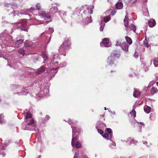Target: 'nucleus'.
<instances>
[{
	"mask_svg": "<svg viewBox=\"0 0 158 158\" xmlns=\"http://www.w3.org/2000/svg\"><path fill=\"white\" fill-rule=\"evenodd\" d=\"M67 65V63L66 62H63L62 63H61L60 64V67H65L66 65Z\"/></svg>",
	"mask_w": 158,
	"mask_h": 158,
	"instance_id": "nucleus-38",
	"label": "nucleus"
},
{
	"mask_svg": "<svg viewBox=\"0 0 158 158\" xmlns=\"http://www.w3.org/2000/svg\"><path fill=\"white\" fill-rule=\"evenodd\" d=\"M35 10V8L34 7H31L30 9V10L31 11V12H32V11H33Z\"/></svg>",
	"mask_w": 158,
	"mask_h": 158,
	"instance_id": "nucleus-51",
	"label": "nucleus"
},
{
	"mask_svg": "<svg viewBox=\"0 0 158 158\" xmlns=\"http://www.w3.org/2000/svg\"><path fill=\"white\" fill-rule=\"evenodd\" d=\"M40 16L42 18H44L45 20H47L46 21V22L48 23L51 21L50 20V16L45 13V12H42L40 13Z\"/></svg>",
	"mask_w": 158,
	"mask_h": 158,
	"instance_id": "nucleus-11",
	"label": "nucleus"
},
{
	"mask_svg": "<svg viewBox=\"0 0 158 158\" xmlns=\"http://www.w3.org/2000/svg\"><path fill=\"white\" fill-rule=\"evenodd\" d=\"M130 114L131 115H133L134 118L136 117V112L134 109H132V110L130 112Z\"/></svg>",
	"mask_w": 158,
	"mask_h": 158,
	"instance_id": "nucleus-36",
	"label": "nucleus"
},
{
	"mask_svg": "<svg viewBox=\"0 0 158 158\" xmlns=\"http://www.w3.org/2000/svg\"><path fill=\"white\" fill-rule=\"evenodd\" d=\"M75 146L76 148H80L81 147V144L79 142H77L75 144Z\"/></svg>",
	"mask_w": 158,
	"mask_h": 158,
	"instance_id": "nucleus-37",
	"label": "nucleus"
},
{
	"mask_svg": "<svg viewBox=\"0 0 158 158\" xmlns=\"http://www.w3.org/2000/svg\"><path fill=\"white\" fill-rule=\"evenodd\" d=\"M149 40H144V44L145 47L148 48L149 47L150 44H149V42L148 41Z\"/></svg>",
	"mask_w": 158,
	"mask_h": 158,
	"instance_id": "nucleus-35",
	"label": "nucleus"
},
{
	"mask_svg": "<svg viewBox=\"0 0 158 158\" xmlns=\"http://www.w3.org/2000/svg\"><path fill=\"white\" fill-rule=\"evenodd\" d=\"M35 6L36 9L37 10H39L40 9L41 6L40 4L37 3Z\"/></svg>",
	"mask_w": 158,
	"mask_h": 158,
	"instance_id": "nucleus-43",
	"label": "nucleus"
},
{
	"mask_svg": "<svg viewBox=\"0 0 158 158\" xmlns=\"http://www.w3.org/2000/svg\"><path fill=\"white\" fill-rule=\"evenodd\" d=\"M124 26L127 28L126 29L127 31H128V29L131 30H133L134 32H135L136 30V27L132 23H130L129 21L128 20V19L126 18V15L125 16V18L124 19Z\"/></svg>",
	"mask_w": 158,
	"mask_h": 158,
	"instance_id": "nucleus-6",
	"label": "nucleus"
},
{
	"mask_svg": "<svg viewBox=\"0 0 158 158\" xmlns=\"http://www.w3.org/2000/svg\"><path fill=\"white\" fill-rule=\"evenodd\" d=\"M66 50L67 49L61 45L59 48V53L60 54L65 56L66 55Z\"/></svg>",
	"mask_w": 158,
	"mask_h": 158,
	"instance_id": "nucleus-13",
	"label": "nucleus"
},
{
	"mask_svg": "<svg viewBox=\"0 0 158 158\" xmlns=\"http://www.w3.org/2000/svg\"><path fill=\"white\" fill-rule=\"evenodd\" d=\"M106 131L110 135V138L111 139L112 137V132L111 129L108 128L106 129Z\"/></svg>",
	"mask_w": 158,
	"mask_h": 158,
	"instance_id": "nucleus-25",
	"label": "nucleus"
},
{
	"mask_svg": "<svg viewBox=\"0 0 158 158\" xmlns=\"http://www.w3.org/2000/svg\"><path fill=\"white\" fill-rule=\"evenodd\" d=\"M18 52L19 53L22 55L23 56H24L25 53V50L22 48H20L18 50Z\"/></svg>",
	"mask_w": 158,
	"mask_h": 158,
	"instance_id": "nucleus-34",
	"label": "nucleus"
},
{
	"mask_svg": "<svg viewBox=\"0 0 158 158\" xmlns=\"http://www.w3.org/2000/svg\"><path fill=\"white\" fill-rule=\"evenodd\" d=\"M31 117L32 115L31 114L30 112H27V114L25 118L26 119H27L28 118H31Z\"/></svg>",
	"mask_w": 158,
	"mask_h": 158,
	"instance_id": "nucleus-39",
	"label": "nucleus"
},
{
	"mask_svg": "<svg viewBox=\"0 0 158 158\" xmlns=\"http://www.w3.org/2000/svg\"><path fill=\"white\" fill-rule=\"evenodd\" d=\"M59 67L57 68H53L52 69L48 70V74L51 77H54L57 72V69Z\"/></svg>",
	"mask_w": 158,
	"mask_h": 158,
	"instance_id": "nucleus-12",
	"label": "nucleus"
},
{
	"mask_svg": "<svg viewBox=\"0 0 158 158\" xmlns=\"http://www.w3.org/2000/svg\"><path fill=\"white\" fill-rule=\"evenodd\" d=\"M149 69V67L147 66L145 68V71H146L148 70Z\"/></svg>",
	"mask_w": 158,
	"mask_h": 158,
	"instance_id": "nucleus-54",
	"label": "nucleus"
},
{
	"mask_svg": "<svg viewBox=\"0 0 158 158\" xmlns=\"http://www.w3.org/2000/svg\"><path fill=\"white\" fill-rule=\"evenodd\" d=\"M27 24V21L26 19L23 20L22 22L21 26L20 27V29L24 31H28V29L26 28L25 27V26Z\"/></svg>",
	"mask_w": 158,
	"mask_h": 158,
	"instance_id": "nucleus-16",
	"label": "nucleus"
},
{
	"mask_svg": "<svg viewBox=\"0 0 158 158\" xmlns=\"http://www.w3.org/2000/svg\"><path fill=\"white\" fill-rule=\"evenodd\" d=\"M149 87V86H148V87H144L143 88V90L145 91H147L148 90V88Z\"/></svg>",
	"mask_w": 158,
	"mask_h": 158,
	"instance_id": "nucleus-56",
	"label": "nucleus"
},
{
	"mask_svg": "<svg viewBox=\"0 0 158 158\" xmlns=\"http://www.w3.org/2000/svg\"><path fill=\"white\" fill-rule=\"evenodd\" d=\"M156 24L155 20L153 19H151L148 21V25L150 27H153Z\"/></svg>",
	"mask_w": 158,
	"mask_h": 158,
	"instance_id": "nucleus-19",
	"label": "nucleus"
},
{
	"mask_svg": "<svg viewBox=\"0 0 158 158\" xmlns=\"http://www.w3.org/2000/svg\"><path fill=\"white\" fill-rule=\"evenodd\" d=\"M116 13V11H112L111 12L110 14L111 15H113Z\"/></svg>",
	"mask_w": 158,
	"mask_h": 158,
	"instance_id": "nucleus-50",
	"label": "nucleus"
},
{
	"mask_svg": "<svg viewBox=\"0 0 158 158\" xmlns=\"http://www.w3.org/2000/svg\"><path fill=\"white\" fill-rule=\"evenodd\" d=\"M71 43L69 40H65L61 44L65 49H68L70 47Z\"/></svg>",
	"mask_w": 158,
	"mask_h": 158,
	"instance_id": "nucleus-14",
	"label": "nucleus"
},
{
	"mask_svg": "<svg viewBox=\"0 0 158 158\" xmlns=\"http://www.w3.org/2000/svg\"><path fill=\"white\" fill-rule=\"evenodd\" d=\"M52 35L50 34L43 32L37 40L41 39L42 40H51Z\"/></svg>",
	"mask_w": 158,
	"mask_h": 158,
	"instance_id": "nucleus-8",
	"label": "nucleus"
},
{
	"mask_svg": "<svg viewBox=\"0 0 158 158\" xmlns=\"http://www.w3.org/2000/svg\"><path fill=\"white\" fill-rule=\"evenodd\" d=\"M111 55L113 56V57L114 58L115 57L118 58L120 56V54L119 52L116 51V50H115V51H114L111 54Z\"/></svg>",
	"mask_w": 158,
	"mask_h": 158,
	"instance_id": "nucleus-21",
	"label": "nucleus"
},
{
	"mask_svg": "<svg viewBox=\"0 0 158 158\" xmlns=\"http://www.w3.org/2000/svg\"><path fill=\"white\" fill-rule=\"evenodd\" d=\"M147 13H146V15H146V16H147L148 15V9L147 8Z\"/></svg>",
	"mask_w": 158,
	"mask_h": 158,
	"instance_id": "nucleus-61",
	"label": "nucleus"
},
{
	"mask_svg": "<svg viewBox=\"0 0 158 158\" xmlns=\"http://www.w3.org/2000/svg\"><path fill=\"white\" fill-rule=\"evenodd\" d=\"M125 38L126 40H131V39L130 37H129L128 36H125Z\"/></svg>",
	"mask_w": 158,
	"mask_h": 158,
	"instance_id": "nucleus-55",
	"label": "nucleus"
},
{
	"mask_svg": "<svg viewBox=\"0 0 158 158\" xmlns=\"http://www.w3.org/2000/svg\"><path fill=\"white\" fill-rule=\"evenodd\" d=\"M46 69V68L44 65L42 66L40 68L37 69L36 73L38 74H40L44 72Z\"/></svg>",
	"mask_w": 158,
	"mask_h": 158,
	"instance_id": "nucleus-18",
	"label": "nucleus"
},
{
	"mask_svg": "<svg viewBox=\"0 0 158 158\" xmlns=\"http://www.w3.org/2000/svg\"><path fill=\"white\" fill-rule=\"evenodd\" d=\"M4 4L5 6L6 7H10L11 8H12L13 9H14V7L15 6V5H12L11 3H5Z\"/></svg>",
	"mask_w": 158,
	"mask_h": 158,
	"instance_id": "nucleus-30",
	"label": "nucleus"
},
{
	"mask_svg": "<svg viewBox=\"0 0 158 158\" xmlns=\"http://www.w3.org/2000/svg\"><path fill=\"white\" fill-rule=\"evenodd\" d=\"M94 6L91 5L83 6L81 7H77L75 12L73 14L77 15L78 13L80 15H77L76 18V20L79 23L87 24L92 22L91 17L90 15L93 12Z\"/></svg>",
	"mask_w": 158,
	"mask_h": 158,
	"instance_id": "nucleus-1",
	"label": "nucleus"
},
{
	"mask_svg": "<svg viewBox=\"0 0 158 158\" xmlns=\"http://www.w3.org/2000/svg\"><path fill=\"white\" fill-rule=\"evenodd\" d=\"M100 24V31H103L105 24L103 20H102L101 21Z\"/></svg>",
	"mask_w": 158,
	"mask_h": 158,
	"instance_id": "nucleus-27",
	"label": "nucleus"
},
{
	"mask_svg": "<svg viewBox=\"0 0 158 158\" xmlns=\"http://www.w3.org/2000/svg\"><path fill=\"white\" fill-rule=\"evenodd\" d=\"M23 40H16L15 42V46L16 47H18L20 46V44L23 43Z\"/></svg>",
	"mask_w": 158,
	"mask_h": 158,
	"instance_id": "nucleus-26",
	"label": "nucleus"
},
{
	"mask_svg": "<svg viewBox=\"0 0 158 158\" xmlns=\"http://www.w3.org/2000/svg\"><path fill=\"white\" fill-rule=\"evenodd\" d=\"M126 142L129 145H130L132 143L135 144L137 143V141H135L133 139H132L130 137L128 138L127 139L126 141Z\"/></svg>",
	"mask_w": 158,
	"mask_h": 158,
	"instance_id": "nucleus-17",
	"label": "nucleus"
},
{
	"mask_svg": "<svg viewBox=\"0 0 158 158\" xmlns=\"http://www.w3.org/2000/svg\"><path fill=\"white\" fill-rule=\"evenodd\" d=\"M98 132L100 134H102L103 133V131L101 130L98 129Z\"/></svg>",
	"mask_w": 158,
	"mask_h": 158,
	"instance_id": "nucleus-47",
	"label": "nucleus"
},
{
	"mask_svg": "<svg viewBox=\"0 0 158 158\" xmlns=\"http://www.w3.org/2000/svg\"><path fill=\"white\" fill-rule=\"evenodd\" d=\"M3 115L2 114H0V123H3Z\"/></svg>",
	"mask_w": 158,
	"mask_h": 158,
	"instance_id": "nucleus-42",
	"label": "nucleus"
},
{
	"mask_svg": "<svg viewBox=\"0 0 158 158\" xmlns=\"http://www.w3.org/2000/svg\"><path fill=\"white\" fill-rule=\"evenodd\" d=\"M148 143V142L146 141H144L143 142V143L144 144H146L147 146H148V145L147 144Z\"/></svg>",
	"mask_w": 158,
	"mask_h": 158,
	"instance_id": "nucleus-57",
	"label": "nucleus"
},
{
	"mask_svg": "<svg viewBox=\"0 0 158 158\" xmlns=\"http://www.w3.org/2000/svg\"><path fill=\"white\" fill-rule=\"evenodd\" d=\"M108 111L110 112L111 114H112L113 115H115L116 114L115 112L114 111L113 112V111H111V110H109Z\"/></svg>",
	"mask_w": 158,
	"mask_h": 158,
	"instance_id": "nucleus-52",
	"label": "nucleus"
},
{
	"mask_svg": "<svg viewBox=\"0 0 158 158\" xmlns=\"http://www.w3.org/2000/svg\"><path fill=\"white\" fill-rule=\"evenodd\" d=\"M41 56H42V57L44 59L43 62L44 63H45V62L48 59V57L47 54L45 52H43L41 54Z\"/></svg>",
	"mask_w": 158,
	"mask_h": 158,
	"instance_id": "nucleus-23",
	"label": "nucleus"
},
{
	"mask_svg": "<svg viewBox=\"0 0 158 158\" xmlns=\"http://www.w3.org/2000/svg\"><path fill=\"white\" fill-rule=\"evenodd\" d=\"M45 118V119H47V120H49L50 118L49 116L48 115H46Z\"/></svg>",
	"mask_w": 158,
	"mask_h": 158,
	"instance_id": "nucleus-53",
	"label": "nucleus"
},
{
	"mask_svg": "<svg viewBox=\"0 0 158 158\" xmlns=\"http://www.w3.org/2000/svg\"><path fill=\"white\" fill-rule=\"evenodd\" d=\"M116 8L117 9H121L123 7V3L122 2H117L115 4Z\"/></svg>",
	"mask_w": 158,
	"mask_h": 158,
	"instance_id": "nucleus-22",
	"label": "nucleus"
},
{
	"mask_svg": "<svg viewBox=\"0 0 158 158\" xmlns=\"http://www.w3.org/2000/svg\"><path fill=\"white\" fill-rule=\"evenodd\" d=\"M49 29L50 33H52L53 32L54 29L52 27H49Z\"/></svg>",
	"mask_w": 158,
	"mask_h": 158,
	"instance_id": "nucleus-49",
	"label": "nucleus"
},
{
	"mask_svg": "<svg viewBox=\"0 0 158 158\" xmlns=\"http://www.w3.org/2000/svg\"><path fill=\"white\" fill-rule=\"evenodd\" d=\"M28 93L27 92H25L22 91V92L20 93H18L17 94L19 95H26Z\"/></svg>",
	"mask_w": 158,
	"mask_h": 158,
	"instance_id": "nucleus-40",
	"label": "nucleus"
},
{
	"mask_svg": "<svg viewBox=\"0 0 158 158\" xmlns=\"http://www.w3.org/2000/svg\"><path fill=\"white\" fill-rule=\"evenodd\" d=\"M142 64H143L144 65V66H145L146 65V63H143V62H142Z\"/></svg>",
	"mask_w": 158,
	"mask_h": 158,
	"instance_id": "nucleus-60",
	"label": "nucleus"
},
{
	"mask_svg": "<svg viewBox=\"0 0 158 158\" xmlns=\"http://www.w3.org/2000/svg\"><path fill=\"white\" fill-rule=\"evenodd\" d=\"M58 12V9L56 7L53 6L50 9L49 13L50 14L54 15Z\"/></svg>",
	"mask_w": 158,
	"mask_h": 158,
	"instance_id": "nucleus-15",
	"label": "nucleus"
},
{
	"mask_svg": "<svg viewBox=\"0 0 158 158\" xmlns=\"http://www.w3.org/2000/svg\"><path fill=\"white\" fill-rule=\"evenodd\" d=\"M12 37L5 32L1 33L0 35V40H12Z\"/></svg>",
	"mask_w": 158,
	"mask_h": 158,
	"instance_id": "nucleus-9",
	"label": "nucleus"
},
{
	"mask_svg": "<svg viewBox=\"0 0 158 158\" xmlns=\"http://www.w3.org/2000/svg\"><path fill=\"white\" fill-rule=\"evenodd\" d=\"M110 19V16H108L106 17H105L103 18V21L104 22L107 23L108 22Z\"/></svg>",
	"mask_w": 158,
	"mask_h": 158,
	"instance_id": "nucleus-33",
	"label": "nucleus"
},
{
	"mask_svg": "<svg viewBox=\"0 0 158 158\" xmlns=\"http://www.w3.org/2000/svg\"><path fill=\"white\" fill-rule=\"evenodd\" d=\"M134 56L135 58H137L138 57L139 55L138 53L137 52H135L134 55Z\"/></svg>",
	"mask_w": 158,
	"mask_h": 158,
	"instance_id": "nucleus-44",
	"label": "nucleus"
},
{
	"mask_svg": "<svg viewBox=\"0 0 158 158\" xmlns=\"http://www.w3.org/2000/svg\"><path fill=\"white\" fill-rule=\"evenodd\" d=\"M40 91L39 93L40 97H43L49 92V85L48 83H45L40 85Z\"/></svg>",
	"mask_w": 158,
	"mask_h": 158,
	"instance_id": "nucleus-5",
	"label": "nucleus"
},
{
	"mask_svg": "<svg viewBox=\"0 0 158 158\" xmlns=\"http://www.w3.org/2000/svg\"><path fill=\"white\" fill-rule=\"evenodd\" d=\"M115 60V58L112 56L109 57L108 59L107 62L109 65L113 64Z\"/></svg>",
	"mask_w": 158,
	"mask_h": 158,
	"instance_id": "nucleus-20",
	"label": "nucleus"
},
{
	"mask_svg": "<svg viewBox=\"0 0 158 158\" xmlns=\"http://www.w3.org/2000/svg\"><path fill=\"white\" fill-rule=\"evenodd\" d=\"M68 123L71 126V127L72 128V139L71 142V145L73 147H74V142L77 141L78 138V135L81 131L80 129L79 128L73 126L72 125L73 123V124H74L73 123V121L71 119H68Z\"/></svg>",
	"mask_w": 158,
	"mask_h": 158,
	"instance_id": "nucleus-3",
	"label": "nucleus"
},
{
	"mask_svg": "<svg viewBox=\"0 0 158 158\" xmlns=\"http://www.w3.org/2000/svg\"><path fill=\"white\" fill-rule=\"evenodd\" d=\"M153 64L155 67H158V58H154L153 59Z\"/></svg>",
	"mask_w": 158,
	"mask_h": 158,
	"instance_id": "nucleus-28",
	"label": "nucleus"
},
{
	"mask_svg": "<svg viewBox=\"0 0 158 158\" xmlns=\"http://www.w3.org/2000/svg\"><path fill=\"white\" fill-rule=\"evenodd\" d=\"M6 145H7V144H6V145H2V146H0V147H2V150H4L6 148Z\"/></svg>",
	"mask_w": 158,
	"mask_h": 158,
	"instance_id": "nucleus-48",
	"label": "nucleus"
},
{
	"mask_svg": "<svg viewBox=\"0 0 158 158\" xmlns=\"http://www.w3.org/2000/svg\"><path fill=\"white\" fill-rule=\"evenodd\" d=\"M109 134L107 133H105L103 135V138L107 139L109 137Z\"/></svg>",
	"mask_w": 158,
	"mask_h": 158,
	"instance_id": "nucleus-45",
	"label": "nucleus"
},
{
	"mask_svg": "<svg viewBox=\"0 0 158 158\" xmlns=\"http://www.w3.org/2000/svg\"><path fill=\"white\" fill-rule=\"evenodd\" d=\"M22 128L24 130L35 131L38 141L39 142L41 141V138L39 134L38 128L36 126L34 120L33 119H32L29 121L26 125H23Z\"/></svg>",
	"mask_w": 158,
	"mask_h": 158,
	"instance_id": "nucleus-2",
	"label": "nucleus"
},
{
	"mask_svg": "<svg viewBox=\"0 0 158 158\" xmlns=\"http://www.w3.org/2000/svg\"><path fill=\"white\" fill-rule=\"evenodd\" d=\"M100 45L102 47H108L110 46L111 44L110 40H102L100 43Z\"/></svg>",
	"mask_w": 158,
	"mask_h": 158,
	"instance_id": "nucleus-10",
	"label": "nucleus"
},
{
	"mask_svg": "<svg viewBox=\"0 0 158 158\" xmlns=\"http://www.w3.org/2000/svg\"><path fill=\"white\" fill-rule=\"evenodd\" d=\"M129 76L131 77H132L133 76V75L132 74H130Z\"/></svg>",
	"mask_w": 158,
	"mask_h": 158,
	"instance_id": "nucleus-62",
	"label": "nucleus"
},
{
	"mask_svg": "<svg viewBox=\"0 0 158 158\" xmlns=\"http://www.w3.org/2000/svg\"><path fill=\"white\" fill-rule=\"evenodd\" d=\"M8 64L7 65L8 66H9L10 67V65L12 64H13V62L11 61L10 59H7Z\"/></svg>",
	"mask_w": 158,
	"mask_h": 158,
	"instance_id": "nucleus-41",
	"label": "nucleus"
},
{
	"mask_svg": "<svg viewBox=\"0 0 158 158\" xmlns=\"http://www.w3.org/2000/svg\"><path fill=\"white\" fill-rule=\"evenodd\" d=\"M144 111L147 113H149L151 110V108L149 106H146L144 107Z\"/></svg>",
	"mask_w": 158,
	"mask_h": 158,
	"instance_id": "nucleus-29",
	"label": "nucleus"
},
{
	"mask_svg": "<svg viewBox=\"0 0 158 158\" xmlns=\"http://www.w3.org/2000/svg\"><path fill=\"white\" fill-rule=\"evenodd\" d=\"M0 57H3L4 58H5L3 56V55H2L1 53H0Z\"/></svg>",
	"mask_w": 158,
	"mask_h": 158,
	"instance_id": "nucleus-58",
	"label": "nucleus"
},
{
	"mask_svg": "<svg viewBox=\"0 0 158 158\" xmlns=\"http://www.w3.org/2000/svg\"><path fill=\"white\" fill-rule=\"evenodd\" d=\"M115 43L116 46H119L123 50L127 52L128 51L129 45L131 44L132 41V40H126L124 42L122 40H117Z\"/></svg>",
	"mask_w": 158,
	"mask_h": 158,
	"instance_id": "nucleus-4",
	"label": "nucleus"
},
{
	"mask_svg": "<svg viewBox=\"0 0 158 158\" xmlns=\"http://www.w3.org/2000/svg\"><path fill=\"white\" fill-rule=\"evenodd\" d=\"M102 40H109V39L108 38H104V39H102Z\"/></svg>",
	"mask_w": 158,
	"mask_h": 158,
	"instance_id": "nucleus-64",
	"label": "nucleus"
},
{
	"mask_svg": "<svg viewBox=\"0 0 158 158\" xmlns=\"http://www.w3.org/2000/svg\"><path fill=\"white\" fill-rule=\"evenodd\" d=\"M112 145L114 146H115V145H116V143H115L114 142L113 143H112Z\"/></svg>",
	"mask_w": 158,
	"mask_h": 158,
	"instance_id": "nucleus-63",
	"label": "nucleus"
},
{
	"mask_svg": "<svg viewBox=\"0 0 158 158\" xmlns=\"http://www.w3.org/2000/svg\"><path fill=\"white\" fill-rule=\"evenodd\" d=\"M76 153H75V155L73 158H78L77 156L76 155Z\"/></svg>",
	"mask_w": 158,
	"mask_h": 158,
	"instance_id": "nucleus-59",
	"label": "nucleus"
},
{
	"mask_svg": "<svg viewBox=\"0 0 158 158\" xmlns=\"http://www.w3.org/2000/svg\"><path fill=\"white\" fill-rule=\"evenodd\" d=\"M60 60L59 55L55 54L53 55L52 60L51 61L50 66H56L58 64V61Z\"/></svg>",
	"mask_w": 158,
	"mask_h": 158,
	"instance_id": "nucleus-7",
	"label": "nucleus"
},
{
	"mask_svg": "<svg viewBox=\"0 0 158 158\" xmlns=\"http://www.w3.org/2000/svg\"><path fill=\"white\" fill-rule=\"evenodd\" d=\"M134 91L133 94L134 97L135 98L138 97L140 95V92L139 91L137 90L135 88L134 89Z\"/></svg>",
	"mask_w": 158,
	"mask_h": 158,
	"instance_id": "nucleus-24",
	"label": "nucleus"
},
{
	"mask_svg": "<svg viewBox=\"0 0 158 158\" xmlns=\"http://www.w3.org/2000/svg\"><path fill=\"white\" fill-rule=\"evenodd\" d=\"M13 13L14 16H15L16 15H18L19 14L18 11L16 10H14Z\"/></svg>",
	"mask_w": 158,
	"mask_h": 158,
	"instance_id": "nucleus-46",
	"label": "nucleus"
},
{
	"mask_svg": "<svg viewBox=\"0 0 158 158\" xmlns=\"http://www.w3.org/2000/svg\"><path fill=\"white\" fill-rule=\"evenodd\" d=\"M59 15L61 17L62 16H65L66 15L67 12L62 10H59Z\"/></svg>",
	"mask_w": 158,
	"mask_h": 158,
	"instance_id": "nucleus-31",
	"label": "nucleus"
},
{
	"mask_svg": "<svg viewBox=\"0 0 158 158\" xmlns=\"http://www.w3.org/2000/svg\"><path fill=\"white\" fill-rule=\"evenodd\" d=\"M157 92V89L155 87H152L150 90V93L151 94H152L156 93Z\"/></svg>",
	"mask_w": 158,
	"mask_h": 158,
	"instance_id": "nucleus-32",
	"label": "nucleus"
}]
</instances>
